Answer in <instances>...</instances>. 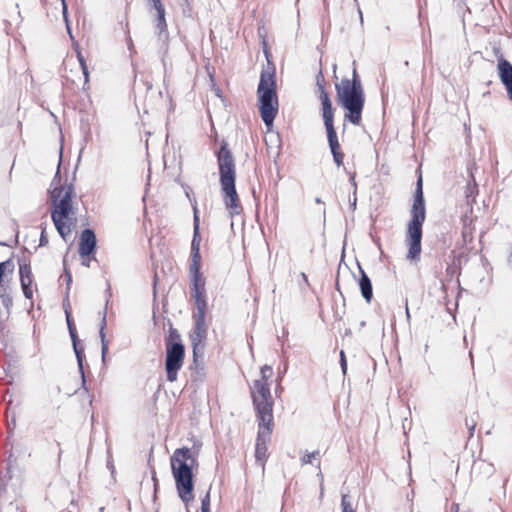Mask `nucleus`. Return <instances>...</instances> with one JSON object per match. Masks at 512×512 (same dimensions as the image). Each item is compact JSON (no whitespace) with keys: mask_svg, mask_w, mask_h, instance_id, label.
I'll use <instances>...</instances> for the list:
<instances>
[{"mask_svg":"<svg viewBox=\"0 0 512 512\" xmlns=\"http://www.w3.org/2000/svg\"><path fill=\"white\" fill-rule=\"evenodd\" d=\"M190 200L193 210V237L191 241V263L189 265V274L191 282L190 295L194 301L195 309L192 313V319H206L208 308L206 296V282L201 272V254H200V217L197 207V201L191 199L189 194L186 193Z\"/></svg>","mask_w":512,"mask_h":512,"instance_id":"nucleus-1","label":"nucleus"},{"mask_svg":"<svg viewBox=\"0 0 512 512\" xmlns=\"http://www.w3.org/2000/svg\"><path fill=\"white\" fill-rule=\"evenodd\" d=\"M219 170V183L223 193V202L230 217L243 212L239 195L236 190V165L228 143L223 140L215 152Z\"/></svg>","mask_w":512,"mask_h":512,"instance_id":"nucleus-2","label":"nucleus"},{"mask_svg":"<svg viewBox=\"0 0 512 512\" xmlns=\"http://www.w3.org/2000/svg\"><path fill=\"white\" fill-rule=\"evenodd\" d=\"M410 216L405 235V244L408 248L406 258L410 261H418L422 250L423 224L426 219V205L421 173H419L416 182Z\"/></svg>","mask_w":512,"mask_h":512,"instance_id":"nucleus-3","label":"nucleus"},{"mask_svg":"<svg viewBox=\"0 0 512 512\" xmlns=\"http://www.w3.org/2000/svg\"><path fill=\"white\" fill-rule=\"evenodd\" d=\"M51 201V218L60 237L67 241L71 234L74 220L73 197L75 188L72 183L56 185L49 191Z\"/></svg>","mask_w":512,"mask_h":512,"instance_id":"nucleus-4","label":"nucleus"},{"mask_svg":"<svg viewBox=\"0 0 512 512\" xmlns=\"http://www.w3.org/2000/svg\"><path fill=\"white\" fill-rule=\"evenodd\" d=\"M353 65L355 66V61ZM335 89L339 105L347 111L344 115L345 120L353 125H359L365 104V94L355 67L352 79L343 78L340 84L335 85Z\"/></svg>","mask_w":512,"mask_h":512,"instance_id":"nucleus-5","label":"nucleus"},{"mask_svg":"<svg viewBox=\"0 0 512 512\" xmlns=\"http://www.w3.org/2000/svg\"><path fill=\"white\" fill-rule=\"evenodd\" d=\"M170 464L178 496L187 506L194 499L193 467L198 465L197 459L190 448L182 447L174 451Z\"/></svg>","mask_w":512,"mask_h":512,"instance_id":"nucleus-6","label":"nucleus"},{"mask_svg":"<svg viewBox=\"0 0 512 512\" xmlns=\"http://www.w3.org/2000/svg\"><path fill=\"white\" fill-rule=\"evenodd\" d=\"M258 108L266 127H272L278 114L275 67L268 61V67L260 74L257 88Z\"/></svg>","mask_w":512,"mask_h":512,"instance_id":"nucleus-7","label":"nucleus"},{"mask_svg":"<svg viewBox=\"0 0 512 512\" xmlns=\"http://www.w3.org/2000/svg\"><path fill=\"white\" fill-rule=\"evenodd\" d=\"M166 358L165 369L166 377L169 382L177 380L178 371L183 366L185 357V347L181 341V336L178 331L171 327L169 336L166 339Z\"/></svg>","mask_w":512,"mask_h":512,"instance_id":"nucleus-8","label":"nucleus"},{"mask_svg":"<svg viewBox=\"0 0 512 512\" xmlns=\"http://www.w3.org/2000/svg\"><path fill=\"white\" fill-rule=\"evenodd\" d=\"M323 122L333 160L335 164L340 167L343 165L344 154L341 152V147L334 127V108L327 98L324 99L323 104Z\"/></svg>","mask_w":512,"mask_h":512,"instance_id":"nucleus-9","label":"nucleus"},{"mask_svg":"<svg viewBox=\"0 0 512 512\" xmlns=\"http://www.w3.org/2000/svg\"><path fill=\"white\" fill-rule=\"evenodd\" d=\"M194 326L190 333L192 346L193 363L197 366L198 359L204 356L206 340L208 336V325L206 319H193Z\"/></svg>","mask_w":512,"mask_h":512,"instance_id":"nucleus-10","label":"nucleus"},{"mask_svg":"<svg viewBox=\"0 0 512 512\" xmlns=\"http://www.w3.org/2000/svg\"><path fill=\"white\" fill-rule=\"evenodd\" d=\"M63 306H64L69 335H70V338L72 341L73 350H74V353H75V356L77 359L78 369H79V372L81 375L82 387L86 390L87 389L86 388V377H85V373H84V364H83L84 358H85L84 347L82 345H80V343H79L76 327H75L74 321L72 319L71 312L68 308L69 303L67 302V304H66V301H64Z\"/></svg>","mask_w":512,"mask_h":512,"instance_id":"nucleus-11","label":"nucleus"},{"mask_svg":"<svg viewBox=\"0 0 512 512\" xmlns=\"http://www.w3.org/2000/svg\"><path fill=\"white\" fill-rule=\"evenodd\" d=\"M151 7L157 12L156 29L158 30V40L161 42L160 51L162 52V63L166 66V57L168 54V32L165 20V8L161 0H149Z\"/></svg>","mask_w":512,"mask_h":512,"instance_id":"nucleus-12","label":"nucleus"},{"mask_svg":"<svg viewBox=\"0 0 512 512\" xmlns=\"http://www.w3.org/2000/svg\"><path fill=\"white\" fill-rule=\"evenodd\" d=\"M273 407L274 403H265L264 405L254 406L258 422V433H267V435H271L274 427Z\"/></svg>","mask_w":512,"mask_h":512,"instance_id":"nucleus-13","label":"nucleus"},{"mask_svg":"<svg viewBox=\"0 0 512 512\" xmlns=\"http://www.w3.org/2000/svg\"><path fill=\"white\" fill-rule=\"evenodd\" d=\"M251 398L253 406L274 403L269 384L264 380H254L251 387Z\"/></svg>","mask_w":512,"mask_h":512,"instance_id":"nucleus-14","label":"nucleus"},{"mask_svg":"<svg viewBox=\"0 0 512 512\" xmlns=\"http://www.w3.org/2000/svg\"><path fill=\"white\" fill-rule=\"evenodd\" d=\"M97 248V237L93 229L85 228L80 234L78 252L81 258L95 254Z\"/></svg>","mask_w":512,"mask_h":512,"instance_id":"nucleus-15","label":"nucleus"},{"mask_svg":"<svg viewBox=\"0 0 512 512\" xmlns=\"http://www.w3.org/2000/svg\"><path fill=\"white\" fill-rule=\"evenodd\" d=\"M19 274H20V284H21V288H22L25 298L32 299V297H33V291H32L33 275H32L30 265L25 262L19 263Z\"/></svg>","mask_w":512,"mask_h":512,"instance_id":"nucleus-16","label":"nucleus"},{"mask_svg":"<svg viewBox=\"0 0 512 512\" xmlns=\"http://www.w3.org/2000/svg\"><path fill=\"white\" fill-rule=\"evenodd\" d=\"M271 439V435H267V433H257L256 438V446H255V458L256 461L259 462L262 466L267 459V444Z\"/></svg>","mask_w":512,"mask_h":512,"instance_id":"nucleus-17","label":"nucleus"},{"mask_svg":"<svg viewBox=\"0 0 512 512\" xmlns=\"http://www.w3.org/2000/svg\"><path fill=\"white\" fill-rule=\"evenodd\" d=\"M498 76L504 86L512 83V64L500 55L497 63Z\"/></svg>","mask_w":512,"mask_h":512,"instance_id":"nucleus-18","label":"nucleus"},{"mask_svg":"<svg viewBox=\"0 0 512 512\" xmlns=\"http://www.w3.org/2000/svg\"><path fill=\"white\" fill-rule=\"evenodd\" d=\"M358 267H359V272H360V278L358 280V284H359V288L361 291V295L369 303L373 297L372 283H371L369 276L365 273V271L361 268V266L358 265Z\"/></svg>","mask_w":512,"mask_h":512,"instance_id":"nucleus-19","label":"nucleus"},{"mask_svg":"<svg viewBox=\"0 0 512 512\" xmlns=\"http://www.w3.org/2000/svg\"><path fill=\"white\" fill-rule=\"evenodd\" d=\"M0 300L9 315L13 306V290L8 284L1 288Z\"/></svg>","mask_w":512,"mask_h":512,"instance_id":"nucleus-20","label":"nucleus"},{"mask_svg":"<svg viewBox=\"0 0 512 512\" xmlns=\"http://www.w3.org/2000/svg\"><path fill=\"white\" fill-rule=\"evenodd\" d=\"M105 328H106V311H104V313H103L101 324H100V329H99V337L101 340V356H102L103 362H105L106 354L108 353V345H109L108 340L106 339Z\"/></svg>","mask_w":512,"mask_h":512,"instance_id":"nucleus-21","label":"nucleus"},{"mask_svg":"<svg viewBox=\"0 0 512 512\" xmlns=\"http://www.w3.org/2000/svg\"><path fill=\"white\" fill-rule=\"evenodd\" d=\"M316 83H317V87H318V90H319V99H320V102H321V112L323 113L324 99L327 98L331 104H332V102H331V99H330V96H329L328 92L325 89L324 77H323V74H322L321 71L318 73V75L316 77Z\"/></svg>","mask_w":512,"mask_h":512,"instance_id":"nucleus-22","label":"nucleus"},{"mask_svg":"<svg viewBox=\"0 0 512 512\" xmlns=\"http://www.w3.org/2000/svg\"><path fill=\"white\" fill-rule=\"evenodd\" d=\"M63 268H64V277L66 281V300L68 301V293L70 290V285L72 284V274L70 269L67 266V260L66 257L63 258Z\"/></svg>","mask_w":512,"mask_h":512,"instance_id":"nucleus-23","label":"nucleus"},{"mask_svg":"<svg viewBox=\"0 0 512 512\" xmlns=\"http://www.w3.org/2000/svg\"><path fill=\"white\" fill-rule=\"evenodd\" d=\"M62 15H63V19H64V22H65V25H66L67 32H68L70 38L73 39V35H72V32H71V27H70V21H69V17H68V6H67V3H66V0H63Z\"/></svg>","mask_w":512,"mask_h":512,"instance_id":"nucleus-24","label":"nucleus"},{"mask_svg":"<svg viewBox=\"0 0 512 512\" xmlns=\"http://www.w3.org/2000/svg\"><path fill=\"white\" fill-rule=\"evenodd\" d=\"M320 456V451H314L312 453H305L301 458L302 464H313V460Z\"/></svg>","mask_w":512,"mask_h":512,"instance_id":"nucleus-25","label":"nucleus"},{"mask_svg":"<svg viewBox=\"0 0 512 512\" xmlns=\"http://www.w3.org/2000/svg\"><path fill=\"white\" fill-rule=\"evenodd\" d=\"M342 512H356L349 501L348 495H342L341 499Z\"/></svg>","mask_w":512,"mask_h":512,"instance_id":"nucleus-26","label":"nucleus"},{"mask_svg":"<svg viewBox=\"0 0 512 512\" xmlns=\"http://www.w3.org/2000/svg\"><path fill=\"white\" fill-rule=\"evenodd\" d=\"M273 369L270 365H264L261 368V378L259 380H264L265 382L272 376Z\"/></svg>","mask_w":512,"mask_h":512,"instance_id":"nucleus-27","label":"nucleus"},{"mask_svg":"<svg viewBox=\"0 0 512 512\" xmlns=\"http://www.w3.org/2000/svg\"><path fill=\"white\" fill-rule=\"evenodd\" d=\"M48 243H49V240H48V236L46 233V225L41 224V234H40V239H39V246L44 247V246H47Z\"/></svg>","mask_w":512,"mask_h":512,"instance_id":"nucleus-28","label":"nucleus"},{"mask_svg":"<svg viewBox=\"0 0 512 512\" xmlns=\"http://www.w3.org/2000/svg\"><path fill=\"white\" fill-rule=\"evenodd\" d=\"M339 363H340L341 371H342L343 375L345 376L347 373V359H346L345 352L343 350H341L340 354H339Z\"/></svg>","mask_w":512,"mask_h":512,"instance_id":"nucleus-29","label":"nucleus"},{"mask_svg":"<svg viewBox=\"0 0 512 512\" xmlns=\"http://www.w3.org/2000/svg\"><path fill=\"white\" fill-rule=\"evenodd\" d=\"M465 423H466V426L469 430V433H470V436H473V433H474V430H475V427H476V420L474 419H466L465 420Z\"/></svg>","mask_w":512,"mask_h":512,"instance_id":"nucleus-30","label":"nucleus"},{"mask_svg":"<svg viewBox=\"0 0 512 512\" xmlns=\"http://www.w3.org/2000/svg\"><path fill=\"white\" fill-rule=\"evenodd\" d=\"M62 155V149H60V156ZM60 164H61V159L59 160V164H58V167H57V171H56V174L53 178V181H52V184H59L60 181H61V176H60Z\"/></svg>","mask_w":512,"mask_h":512,"instance_id":"nucleus-31","label":"nucleus"},{"mask_svg":"<svg viewBox=\"0 0 512 512\" xmlns=\"http://www.w3.org/2000/svg\"><path fill=\"white\" fill-rule=\"evenodd\" d=\"M201 508H210V491L201 500Z\"/></svg>","mask_w":512,"mask_h":512,"instance_id":"nucleus-32","label":"nucleus"},{"mask_svg":"<svg viewBox=\"0 0 512 512\" xmlns=\"http://www.w3.org/2000/svg\"><path fill=\"white\" fill-rule=\"evenodd\" d=\"M105 293L107 295V299H106V302H105V309H107L108 304H109V298L112 296V294H111V287H110L109 282L107 283V288L105 290Z\"/></svg>","mask_w":512,"mask_h":512,"instance_id":"nucleus-33","label":"nucleus"},{"mask_svg":"<svg viewBox=\"0 0 512 512\" xmlns=\"http://www.w3.org/2000/svg\"><path fill=\"white\" fill-rule=\"evenodd\" d=\"M82 69V72H83V75H84V79H85V84H87L89 82V71H88V66L85 65V66H82L81 67Z\"/></svg>","mask_w":512,"mask_h":512,"instance_id":"nucleus-34","label":"nucleus"},{"mask_svg":"<svg viewBox=\"0 0 512 512\" xmlns=\"http://www.w3.org/2000/svg\"><path fill=\"white\" fill-rule=\"evenodd\" d=\"M77 58H78L80 67L87 65L86 60L80 51H77Z\"/></svg>","mask_w":512,"mask_h":512,"instance_id":"nucleus-35","label":"nucleus"},{"mask_svg":"<svg viewBox=\"0 0 512 512\" xmlns=\"http://www.w3.org/2000/svg\"><path fill=\"white\" fill-rule=\"evenodd\" d=\"M351 185L353 186L354 190H353V194L355 195L356 194V191H357V184H356V181H355V173H353L351 176H350V179H349Z\"/></svg>","mask_w":512,"mask_h":512,"instance_id":"nucleus-36","label":"nucleus"},{"mask_svg":"<svg viewBox=\"0 0 512 512\" xmlns=\"http://www.w3.org/2000/svg\"><path fill=\"white\" fill-rule=\"evenodd\" d=\"M504 87L507 91L509 99L512 101V82L508 86H504Z\"/></svg>","mask_w":512,"mask_h":512,"instance_id":"nucleus-37","label":"nucleus"},{"mask_svg":"<svg viewBox=\"0 0 512 512\" xmlns=\"http://www.w3.org/2000/svg\"><path fill=\"white\" fill-rule=\"evenodd\" d=\"M357 197L353 195V199H350V207L352 210L356 209Z\"/></svg>","mask_w":512,"mask_h":512,"instance_id":"nucleus-38","label":"nucleus"},{"mask_svg":"<svg viewBox=\"0 0 512 512\" xmlns=\"http://www.w3.org/2000/svg\"><path fill=\"white\" fill-rule=\"evenodd\" d=\"M157 281H158V276H157V274H155L154 275V280H153V294H154V297L156 296Z\"/></svg>","mask_w":512,"mask_h":512,"instance_id":"nucleus-39","label":"nucleus"},{"mask_svg":"<svg viewBox=\"0 0 512 512\" xmlns=\"http://www.w3.org/2000/svg\"><path fill=\"white\" fill-rule=\"evenodd\" d=\"M317 468L320 469V462H318ZM317 477L321 480V482L323 481V474L321 470H319V472L317 473Z\"/></svg>","mask_w":512,"mask_h":512,"instance_id":"nucleus-40","label":"nucleus"},{"mask_svg":"<svg viewBox=\"0 0 512 512\" xmlns=\"http://www.w3.org/2000/svg\"><path fill=\"white\" fill-rule=\"evenodd\" d=\"M287 368H288V366H287V364H286V365L284 366V369H283V371H280V374H279V379H281V378L283 377V375H284V374L286 373V371H287Z\"/></svg>","mask_w":512,"mask_h":512,"instance_id":"nucleus-41","label":"nucleus"},{"mask_svg":"<svg viewBox=\"0 0 512 512\" xmlns=\"http://www.w3.org/2000/svg\"><path fill=\"white\" fill-rule=\"evenodd\" d=\"M82 265L89 267L90 266V261L89 260H85V258H83Z\"/></svg>","mask_w":512,"mask_h":512,"instance_id":"nucleus-42","label":"nucleus"},{"mask_svg":"<svg viewBox=\"0 0 512 512\" xmlns=\"http://www.w3.org/2000/svg\"><path fill=\"white\" fill-rule=\"evenodd\" d=\"M452 509L454 510V512H459V505L454 504Z\"/></svg>","mask_w":512,"mask_h":512,"instance_id":"nucleus-43","label":"nucleus"},{"mask_svg":"<svg viewBox=\"0 0 512 512\" xmlns=\"http://www.w3.org/2000/svg\"><path fill=\"white\" fill-rule=\"evenodd\" d=\"M315 202H316V203H318V204L323 203V202H322V200H321V198H319V197H317V198L315 199Z\"/></svg>","mask_w":512,"mask_h":512,"instance_id":"nucleus-44","label":"nucleus"},{"mask_svg":"<svg viewBox=\"0 0 512 512\" xmlns=\"http://www.w3.org/2000/svg\"><path fill=\"white\" fill-rule=\"evenodd\" d=\"M201 512H211L210 508H201Z\"/></svg>","mask_w":512,"mask_h":512,"instance_id":"nucleus-45","label":"nucleus"},{"mask_svg":"<svg viewBox=\"0 0 512 512\" xmlns=\"http://www.w3.org/2000/svg\"><path fill=\"white\" fill-rule=\"evenodd\" d=\"M89 135H90V129H89V128H87V130H86V137H85V139H86V140H87V138H88V136H89Z\"/></svg>","mask_w":512,"mask_h":512,"instance_id":"nucleus-46","label":"nucleus"},{"mask_svg":"<svg viewBox=\"0 0 512 512\" xmlns=\"http://www.w3.org/2000/svg\"><path fill=\"white\" fill-rule=\"evenodd\" d=\"M406 315H407V318L410 317V312H409V309H408V306L406 305Z\"/></svg>","mask_w":512,"mask_h":512,"instance_id":"nucleus-47","label":"nucleus"},{"mask_svg":"<svg viewBox=\"0 0 512 512\" xmlns=\"http://www.w3.org/2000/svg\"><path fill=\"white\" fill-rule=\"evenodd\" d=\"M153 481L156 482V477H155V474L153 475Z\"/></svg>","mask_w":512,"mask_h":512,"instance_id":"nucleus-48","label":"nucleus"},{"mask_svg":"<svg viewBox=\"0 0 512 512\" xmlns=\"http://www.w3.org/2000/svg\"><path fill=\"white\" fill-rule=\"evenodd\" d=\"M184 1H185V3L188 5L190 0H184Z\"/></svg>","mask_w":512,"mask_h":512,"instance_id":"nucleus-49","label":"nucleus"},{"mask_svg":"<svg viewBox=\"0 0 512 512\" xmlns=\"http://www.w3.org/2000/svg\"><path fill=\"white\" fill-rule=\"evenodd\" d=\"M61 4H63V0H61Z\"/></svg>","mask_w":512,"mask_h":512,"instance_id":"nucleus-50","label":"nucleus"}]
</instances>
